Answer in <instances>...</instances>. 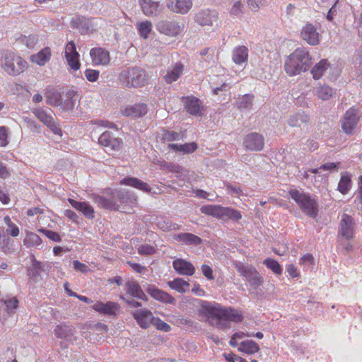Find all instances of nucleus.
I'll list each match as a JSON object with an SVG mask.
<instances>
[{
	"mask_svg": "<svg viewBox=\"0 0 362 362\" xmlns=\"http://www.w3.org/2000/svg\"><path fill=\"white\" fill-rule=\"evenodd\" d=\"M200 313L210 325L220 329L229 328L230 322H240L244 319L240 310L224 308L218 303L207 301H202Z\"/></svg>",
	"mask_w": 362,
	"mask_h": 362,
	"instance_id": "nucleus-1",
	"label": "nucleus"
},
{
	"mask_svg": "<svg viewBox=\"0 0 362 362\" xmlns=\"http://www.w3.org/2000/svg\"><path fill=\"white\" fill-rule=\"evenodd\" d=\"M311 64L309 51L305 47H298L286 58L284 69L289 76H295L307 71Z\"/></svg>",
	"mask_w": 362,
	"mask_h": 362,
	"instance_id": "nucleus-2",
	"label": "nucleus"
},
{
	"mask_svg": "<svg viewBox=\"0 0 362 362\" xmlns=\"http://www.w3.org/2000/svg\"><path fill=\"white\" fill-rule=\"evenodd\" d=\"M118 80L125 88H140L147 83L148 75L142 68L129 67L120 72Z\"/></svg>",
	"mask_w": 362,
	"mask_h": 362,
	"instance_id": "nucleus-3",
	"label": "nucleus"
},
{
	"mask_svg": "<svg viewBox=\"0 0 362 362\" xmlns=\"http://www.w3.org/2000/svg\"><path fill=\"white\" fill-rule=\"evenodd\" d=\"M288 194L298 204L300 209L306 215L315 218L318 214L317 196L310 195L296 189H290Z\"/></svg>",
	"mask_w": 362,
	"mask_h": 362,
	"instance_id": "nucleus-4",
	"label": "nucleus"
},
{
	"mask_svg": "<svg viewBox=\"0 0 362 362\" xmlns=\"http://www.w3.org/2000/svg\"><path fill=\"white\" fill-rule=\"evenodd\" d=\"M0 66L11 76H18L27 67V62L13 52L6 51L1 54Z\"/></svg>",
	"mask_w": 362,
	"mask_h": 362,
	"instance_id": "nucleus-5",
	"label": "nucleus"
},
{
	"mask_svg": "<svg viewBox=\"0 0 362 362\" xmlns=\"http://www.w3.org/2000/svg\"><path fill=\"white\" fill-rule=\"evenodd\" d=\"M361 118L362 105H354L348 109L341 119L343 132L348 135L354 134Z\"/></svg>",
	"mask_w": 362,
	"mask_h": 362,
	"instance_id": "nucleus-6",
	"label": "nucleus"
},
{
	"mask_svg": "<svg viewBox=\"0 0 362 362\" xmlns=\"http://www.w3.org/2000/svg\"><path fill=\"white\" fill-rule=\"evenodd\" d=\"M233 265L240 275L244 277L252 288H257L262 284V277L252 264H245L236 261L233 263Z\"/></svg>",
	"mask_w": 362,
	"mask_h": 362,
	"instance_id": "nucleus-7",
	"label": "nucleus"
},
{
	"mask_svg": "<svg viewBox=\"0 0 362 362\" xmlns=\"http://www.w3.org/2000/svg\"><path fill=\"white\" fill-rule=\"evenodd\" d=\"M32 113L45 125L53 134L62 135V131L57 123L55 122L54 113L52 110L44 107H35L31 110Z\"/></svg>",
	"mask_w": 362,
	"mask_h": 362,
	"instance_id": "nucleus-8",
	"label": "nucleus"
},
{
	"mask_svg": "<svg viewBox=\"0 0 362 362\" xmlns=\"http://www.w3.org/2000/svg\"><path fill=\"white\" fill-rule=\"evenodd\" d=\"M90 308L100 315L115 317L119 315L121 308L119 303L114 301H97Z\"/></svg>",
	"mask_w": 362,
	"mask_h": 362,
	"instance_id": "nucleus-9",
	"label": "nucleus"
},
{
	"mask_svg": "<svg viewBox=\"0 0 362 362\" xmlns=\"http://www.w3.org/2000/svg\"><path fill=\"white\" fill-rule=\"evenodd\" d=\"M156 28L160 33L169 37H176L182 32L179 23L174 21H160L156 23Z\"/></svg>",
	"mask_w": 362,
	"mask_h": 362,
	"instance_id": "nucleus-10",
	"label": "nucleus"
},
{
	"mask_svg": "<svg viewBox=\"0 0 362 362\" xmlns=\"http://www.w3.org/2000/svg\"><path fill=\"white\" fill-rule=\"evenodd\" d=\"M185 110L190 115L201 116L204 112L202 102L197 98L190 95L182 98Z\"/></svg>",
	"mask_w": 362,
	"mask_h": 362,
	"instance_id": "nucleus-11",
	"label": "nucleus"
},
{
	"mask_svg": "<svg viewBox=\"0 0 362 362\" xmlns=\"http://www.w3.org/2000/svg\"><path fill=\"white\" fill-rule=\"evenodd\" d=\"M264 146V139L259 133L253 132L245 136L243 141V146L247 151H259Z\"/></svg>",
	"mask_w": 362,
	"mask_h": 362,
	"instance_id": "nucleus-12",
	"label": "nucleus"
},
{
	"mask_svg": "<svg viewBox=\"0 0 362 362\" xmlns=\"http://www.w3.org/2000/svg\"><path fill=\"white\" fill-rule=\"evenodd\" d=\"M354 233L355 222L354 218L348 214H343L339 223V234L348 240L354 238Z\"/></svg>",
	"mask_w": 362,
	"mask_h": 362,
	"instance_id": "nucleus-13",
	"label": "nucleus"
},
{
	"mask_svg": "<svg viewBox=\"0 0 362 362\" xmlns=\"http://www.w3.org/2000/svg\"><path fill=\"white\" fill-rule=\"evenodd\" d=\"M18 303L15 297L0 300V321H4L14 314L18 307Z\"/></svg>",
	"mask_w": 362,
	"mask_h": 362,
	"instance_id": "nucleus-14",
	"label": "nucleus"
},
{
	"mask_svg": "<svg viewBox=\"0 0 362 362\" xmlns=\"http://www.w3.org/2000/svg\"><path fill=\"white\" fill-rule=\"evenodd\" d=\"M98 143L110 150L119 151L122 145V140L120 138L114 137L110 132L106 131L100 136Z\"/></svg>",
	"mask_w": 362,
	"mask_h": 362,
	"instance_id": "nucleus-15",
	"label": "nucleus"
},
{
	"mask_svg": "<svg viewBox=\"0 0 362 362\" xmlns=\"http://www.w3.org/2000/svg\"><path fill=\"white\" fill-rule=\"evenodd\" d=\"M93 64L95 66H105L110 63V52L103 47H94L90 51Z\"/></svg>",
	"mask_w": 362,
	"mask_h": 362,
	"instance_id": "nucleus-16",
	"label": "nucleus"
},
{
	"mask_svg": "<svg viewBox=\"0 0 362 362\" xmlns=\"http://www.w3.org/2000/svg\"><path fill=\"white\" fill-rule=\"evenodd\" d=\"M132 315L139 327L143 329L149 327L154 317L153 313L145 308L134 310Z\"/></svg>",
	"mask_w": 362,
	"mask_h": 362,
	"instance_id": "nucleus-17",
	"label": "nucleus"
},
{
	"mask_svg": "<svg viewBox=\"0 0 362 362\" xmlns=\"http://www.w3.org/2000/svg\"><path fill=\"white\" fill-rule=\"evenodd\" d=\"M166 5L172 12L183 15L191 10L193 2L192 0H168Z\"/></svg>",
	"mask_w": 362,
	"mask_h": 362,
	"instance_id": "nucleus-18",
	"label": "nucleus"
},
{
	"mask_svg": "<svg viewBox=\"0 0 362 362\" xmlns=\"http://www.w3.org/2000/svg\"><path fill=\"white\" fill-rule=\"evenodd\" d=\"M147 293L156 300L162 303L175 305L176 300L171 295L159 289L154 285H148L146 288Z\"/></svg>",
	"mask_w": 362,
	"mask_h": 362,
	"instance_id": "nucleus-19",
	"label": "nucleus"
},
{
	"mask_svg": "<svg viewBox=\"0 0 362 362\" xmlns=\"http://www.w3.org/2000/svg\"><path fill=\"white\" fill-rule=\"evenodd\" d=\"M147 105L144 103L127 105L121 109V112L124 116L132 118L143 117L147 113Z\"/></svg>",
	"mask_w": 362,
	"mask_h": 362,
	"instance_id": "nucleus-20",
	"label": "nucleus"
},
{
	"mask_svg": "<svg viewBox=\"0 0 362 362\" xmlns=\"http://www.w3.org/2000/svg\"><path fill=\"white\" fill-rule=\"evenodd\" d=\"M114 189H110L108 192L109 197H105L101 195H95L93 197V201L100 208L110 209V210H117L119 209L118 200L117 198H114L112 195V192Z\"/></svg>",
	"mask_w": 362,
	"mask_h": 362,
	"instance_id": "nucleus-21",
	"label": "nucleus"
},
{
	"mask_svg": "<svg viewBox=\"0 0 362 362\" xmlns=\"http://www.w3.org/2000/svg\"><path fill=\"white\" fill-rule=\"evenodd\" d=\"M218 13L214 10L203 9L194 16V21L202 26L211 25L213 21H216Z\"/></svg>",
	"mask_w": 362,
	"mask_h": 362,
	"instance_id": "nucleus-22",
	"label": "nucleus"
},
{
	"mask_svg": "<svg viewBox=\"0 0 362 362\" xmlns=\"http://www.w3.org/2000/svg\"><path fill=\"white\" fill-rule=\"evenodd\" d=\"M112 195L114 198L117 199L119 206L121 204L135 205L137 202L136 195L133 192L127 189H115L112 192Z\"/></svg>",
	"mask_w": 362,
	"mask_h": 362,
	"instance_id": "nucleus-23",
	"label": "nucleus"
},
{
	"mask_svg": "<svg viewBox=\"0 0 362 362\" xmlns=\"http://www.w3.org/2000/svg\"><path fill=\"white\" fill-rule=\"evenodd\" d=\"M173 267L180 275L192 276L195 273V267L190 262L182 258H177L173 262Z\"/></svg>",
	"mask_w": 362,
	"mask_h": 362,
	"instance_id": "nucleus-24",
	"label": "nucleus"
},
{
	"mask_svg": "<svg viewBox=\"0 0 362 362\" xmlns=\"http://www.w3.org/2000/svg\"><path fill=\"white\" fill-rule=\"evenodd\" d=\"M301 37L310 45H316L320 42V35L315 26L311 23H308L303 28Z\"/></svg>",
	"mask_w": 362,
	"mask_h": 362,
	"instance_id": "nucleus-25",
	"label": "nucleus"
},
{
	"mask_svg": "<svg viewBox=\"0 0 362 362\" xmlns=\"http://www.w3.org/2000/svg\"><path fill=\"white\" fill-rule=\"evenodd\" d=\"M78 100H79V95L77 91L69 90L62 96L59 106L64 111L71 110Z\"/></svg>",
	"mask_w": 362,
	"mask_h": 362,
	"instance_id": "nucleus-26",
	"label": "nucleus"
},
{
	"mask_svg": "<svg viewBox=\"0 0 362 362\" xmlns=\"http://www.w3.org/2000/svg\"><path fill=\"white\" fill-rule=\"evenodd\" d=\"M73 28H77L82 34L92 33L95 31L94 25L91 19L79 16L71 21Z\"/></svg>",
	"mask_w": 362,
	"mask_h": 362,
	"instance_id": "nucleus-27",
	"label": "nucleus"
},
{
	"mask_svg": "<svg viewBox=\"0 0 362 362\" xmlns=\"http://www.w3.org/2000/svg\"><path fill=\"white\" fill-rule=\"evenodd\" d=\"M125 290L127 294L144 301L148 300V297L142 290L141 286L133 280H129L125 284Z\"/></svg>",
	"mask_w": 362,
	"mask_h": 362,
	"instance_id": "nucleus-28",
	"label": "nucleus"
},
{
	"mask_svg": "<svg viewBox=\"0 0 362 362\" xmlns=\"http://www.w3.org/2000/svg\"><path fill=\"white\" fill-rule=\"evenodd\" d=\"M142 12L146 16H156L160 12V3L153 0H139Z\"/></svg>",
	"mask_w": 362,
	"mask_h": 362,
	"instance_id": "nucleus-29",
	"label": "nucleus"
},
{
	"mask_svg": "<svg viewBox=\"0 0 362 362\" xmlns=\"http://www.w3.org/2000/svg\"><path fill=\"white\" fill-rule=\"evenodd\" d=\"M119 184L134 187L146 193H150L151 187L146 182L134 177H127L120 180Z\"/></svg>",
	"mask_w": 362,
	"mask_h": 362,
	"instance_id": "nucleus-30",
	"label": "nucleus"
},
{
	"mask_svg": "<svg viewBox=\"0 0 362 362\" xmlns=\"http://www.w3.org/2000/svg\"><path fill=\"white\" fill-rule=\"evenodd\" d=\"M75 333V327L66 322L57 325L54 329V334L57 338L66 340H69Z\"/></svg>",
	"mask_w": 362,
	"mask_h": 362,
	"instance_id": "nucleus-31",
	"label": "nucleus"
},
{
	"mask_svg": "<svg viewBox=\"0 0 362 362\" xmlns=\"http://www.w3.org/2000/svg\"><path fill=\"white\" fill-rule=\"evenodd\" d=\"M184 65L181 62L175 63L173 66L169 67L163 75L165 83L170 84L176 81L182 74Z\"/></svg>",
	"mask_w": 362,
	"mask_h": 362,
	"instance_id": "nucleus-32",
	"label": "nucleus"
},
{
	"mask_svg": "<svg viewBox=\"0 0 362 362\" xmlns=\"http://www.w3.org/2000/svg\"><path fill=\"white\" fill-rule=\"evenodd\" d=\"M173 238L176 241L187 245H198L202 242V239L199 236L190 233L174 234Z\"/></svg>",
	"mask_w": 362,
	"mask_h": 362,
	"instance_id": "nucleus-33",
	"label": "nucleus"
},
{
	"mask_svg": "<svg viewBox=\"0 0 362 362\" xmlns=\"http://www.w3.org/2000/svg\"><path fill=\"white\" fill-rule=\"evenodd\" d=\"M52 57V50L49 47H45L37 53L33 54L30 57L31 62L39 66H44L47 63Z\"/></svg>",
	"mask_w": 362,
	"mask_h": 362,
	"instance_id": "nucleus-34",
	"label": "nucleus"
},
{
	"mask_svg": "<svg viewBox=\"0 0 362 362\" xmlns=\"http://www.w3.org/2000/svg\"><path fill=\"white\" fill-rule=\"evenodd\" d=\"M68 201L75 209L81 211L87 218L92 219L94 218V209L88 203L77 202L70 198Z\"/></svg>",
	"mask_w": 362,
	"mask_h": 362,
	"instance_id": "nucleus-35",
	"label": "nucleus"
},
{
	"mask_svg": "<svg viewBox=\"0 0 362 362\" xmlns=\"http://www.w3.org/2000/svg\"><path fill=\"white\" fill-rule=\"evenodd\" d=\"M155 223L158 228L163 231L177 230L180 228V226L170 220L165 216H158L156 218Z\"/></svg>",
	"mask_w": 362,
	"mask_h": 362,
	"instance_id": "nucleus-36",
	"label": "nucleus"
},
{
	"mask_svg": "<svg viewBox=\"0 0 362 362\" xmlns=\"http://www.w3.org/2000/svg\"><path fill=\"white\" fill-rule=\"evenodd\" d=\"M335 93V90L327 84L320 85L315 88V95L323 101L329 100Z\"/></svg>",
	"mask_w": 362,
	"mask_h": 362,
	"instance_id": "nucleus-37",
	"label": "nucleus"
},
{
	"mask_svg": "<svg viewBox=\"0 0 362 362\" xmlns=\"http://www.w3.org/2000/svg\"><path fill=\"white\" fill-rule=\"evenodd\" d=\"M329 66L330 64L327 59H321L318 63L315 64L311 69L310 72L313 78L315 80L321 78Z\"/></svg>",
	"mask_w": 362,
	"mask_h": 362,
	"instance_id": "nucleus-38",
	"label": "nucleus"
},
{
	"mask_svg": "<svg viewBox=\"0 0 362 362\" xmlns=\"http://www.w3.org/2000/svg\"><path fill=\"white\" fill-rule=\"evenodd\" d=\"M233 61L236 64H242L247 61L248 49L245 46H238L233 51Z\"/></svg>",
	"mask_w": 362,
	"mask_h": 362,
	"instance_id": "nucleus-39",
	"label": "nucleus"
},
{
	"mask_svg": "<svg viewBox=\"0 0 362 362\" xmlns=\"http://www.w3.org/2000/svg\"><path fill=\"white\" fill-rule=\"evenodd\" d=\"M242 218L241 213L235 209L230 207H221V218L222 220H232L233 221H239Z\"/></svg>",
	"mask_w": 362,
	"mask_h": 362,
	"instance_id": "nucleus-40",
	"label": "nucleus"
},
{
	"mask_svg": "<svg viewBox=\"0 0 362 362\" xmlns=\"http://www.w3.org/2000/svg\"><path fill=\"white\" fill-rule=\"evenodd\" d=\"M352 186L351 177L348 173L341 175V178L338 184L337 189L342 194H346Z\"/></svg>",
	"mask_w": 362,
	"mask_h": 362,
	"instance_id": "nucleus-41",
	"label": "nucleus"
},
{
	"mask_svg": "<svg viewBox=\"0 0 362 362\" xmlns=\"http://www.w3.org/2000/svg\"><path fill=\"white\" fill-rule=\"evenodd\" d=\"M254 95L245 94L236 100V106L239 110H250L253 105Z\"/></svg>",
	"mask_w": 362,
	"mask_h": 362,
	"instance_id": "nucleus-42",
	"label": "nucleus"
},
{
	"mask_svg": "<svg viewBox=\"0 0 362 362\" xmlns=\"http://www.w3.org/2000/svg\"><path fill=\"white\" fill-rule=\"evenodd\" d=\"M238 351L247 354H253L259 351V346L252 340H246L240 344Z\"/></svg>",
	"mask_w": 362,
	"mask_h": 362,
	"instance_id": "nucleus-43",
	"label": "nucleus"
},
{
	"mask_svg": "<svg viewBox=\"0 0 362 362\" xmlns=\"http://www.w3.org/2000/svg\"><path fill=\"white\" fill-rule=\"evenodd\" d=\"M221 207V205L208 204L202 206L200 211L202 214L220 219Z\"/></svg>",
	"mask_w": 362,
	"mask_h": 362,
	"instance_id": "nucleus-44",
	"label": "nucleus"
},
{
	"mask_svg": "<svg viewBox=\"0 0 362 362\" xmlns=\"http://www.w3.org/2000/svg\"><path fill=\"white\" fill-rule=\"evenodd\" d=\"M168 284L172 289L179 293H185L189 287V284L181 278H177L173 281H170L168 282Z\"/></svg>",
	"mask_w": 362,
	"mask_h": 362,
	"instance_id": "nucleus-45",
	"label": "nucleus"
},
{
	"mask_svg": "<svg viewBox=\"0 0 362 362\" xmlns=\"http://www.w3.org/2000/svg\"><path fill=\"white\" fill-rule=\"evenodd\" d=\"M42 272L41 263L36 259H33L31 267L28 269V275L30 279L36 281Z\"/></svg>",
	"mask_w": 362,
	"mask_h": 362,
	"instance_id": "nucleus-46",
	"label": "nucleus"
},
{
	"mask_svg": "<svg viewBox=\"0 0 362 362\" xmlns=\"http://www.w3.org/2000/svg\"><path fill=\"white\" fill-rule=\"evenodd\" d=\"M23 243L28 247H37L42 243V240L37 234L28 232L23 240Z\"/></svg>",
	"mask_w": 362,
	"mask_h": 362,
	"instance_id": "nucleus-47",
	"label": "nucleus"
},
{
	"mask_svg": "<svg viewBox=\"0 0 362 362\" xmlns=\"http://www.w3.org/2000/svg\"><path fill=\"white\" fill-rule=\"evenodd\" d=\"M228 194L232 197H239L244 195L243 189L239 183L224 182Z\"/></svg>",
	"mask_w": 362,
	"mask_h": 362,
	"instance_id": "nucleus-48",
	"label": "nucleus"
},
{
	"mask_svg": "<svg viewBox=\"0 0 362 362\" xmlns=\"http://www.w3.org/2000/svg\"><path fill=\"white\" fill-rule=\"evenodd\" d=\"M136 28L139 35L146 39L148 37V35L152 30V23L148 21H145L136 24Z\"/></svg>",
	"mask_w": 362,
	"mask_h": 362,
	"instance_id": "nucleus-49",
	"label": "nucleus"
},
{
	"mask_svg": "<svg viewBox=\"0 0 362 362\" xmlns=\"http://www.w3.org/2000/svg\"><path fill=\"white\" fill-rule=\"evenodd\" d=\"M46 103L47 105L56 107L59 106L62 95L57 91H47L45 93Z\"/></svg>",
	"mask_w": 362,
	"mask_h": 362,
	"instance_id": "nucleus-50",
	"label": "nucleus"
},
{
	"mask_svg": "<svg viewBox=\"0 0 362 362\" xmlns=\"http://www.w3.org/2000/svg\"><path fill=\"white\" fill-rule=\"evenodd\" d=\"M18 41L19 43L25 45L26 47L32 49L36 45L38 41V37L37 35H30L29 36L21 35L18 39Z\"/></svg>",
	"mask_w": 362,
	"mask_h": 362,
	"instance_id": "nucleus-51",
	"label": "nucleus"
},
{
	"mask_svg": "<svg viewBox=\"0 0 362 362\" xmlns=\"http://www.w3.org/2000/svg\"><path fill=\"white\" fill-rule=\"evenodd\" d=\"M263 264L276 274H281L283 269L279 263L272 258H267L264 260Z\"/></svg>",
	"mask_w": 362,
	"mask_h": 362,
	"instance_id": "nucleus-52",
	"label": "nucleus"
},
{
	"mask_svg": "<svg viewBox=\"0 0 362 362\" xmlns=\"http://www.w3.org/2000/svg\"><path fill=\"white\" fill-rule=\"evenodd\" d=\"M65 58L71 69H72L73 71H77L80 69L81 64L79 62L78 53V55L76 56L74 54H70L69 55L66 54Z\"/></svg>",
	"mask_w": 362,
	"mask_h": 362,
	"instance_id": "nucleus-53",
	"label": "nucleus"
},
{
	"mask_svg": "<svg viewBox=\"0 0 362 362\" xmlns=\"http://www.w3.org/2000/svg\"><path fill=\"white\" fill-rule=\"evenodd\" d=\"M184 137L185 133L182 132L166 131L163 135V139L166 141H180L182 140Z\"/></svg>",
	"mask_w": 362,
	"mask_h": 362,
	"instance_id": "nucleus-54",
	"label": "nucleus"
},
{
	"mask_svg": "<svg viewBox=\"0 0 362 362\" xmlns=\"http://www.w3.org/2000/svg\"><path fill=\"white\" fill-rule=\"evenodd\" d=\"M305 117V116L303 114H295L289 117L288 123L291 127H299L302 122L306 121Z\"/></svg>",
	"mask_w": 362,
	"mask_h": 362,
	"instance_id": "nucleus-55",
	"label": "nucleus"
},
{
	"mask_svg": "<svg viewBox=\"0 0 362 362\" xmlns=\"http://www.w3.org/2000/svg\"><path fill=\"white\" fill-rule=\"evenodd\" d=\"M38 231L45 234L49 239L54 242L59 243L62 240L61 236L57 232L47 230L43 228H38Z\"/></svg>",
	"mask_w": 362,
	"mask_h": 362,
	"instance_id": "nucleus-56",
	"label": "nucleus"
},
{
	"mask_svg": "<svg viewBox=\"0 0 362 362\" xmlns=\"http://www.w3.org/2000/svg\"><path fill=\"white\" fill-rule=\"evenodd\" d=\"M151 325L155 326L158 330L163 331L165 332H170L171 329V327L168 324L158 317H153Z\"/></svg>",
	"mask_w": 362,
	"mask_h": 362,
	"instance_id": "nucleus-57",
	"label": "nucleus"
},
{
	"mask_svg": "<svg viewBox=\"0 0 362 362\" xmlns=\"http://www.w3.org/2000/svg\"><path fill=\"white\" fill-rule=\"evenodd\" d=\"M340 165V163H332L327 162L320 166V169H322V171H327L329 173L337 172L339 170Z\"/></svg>",
	"mask_w": 362,
	"mask_h": 362,
	"instance_id": "nucleus-58",
	"label": "nucleus"
},
{
	"mask_svg": "<svg viewBox=\"0 0 362 362\" xmlns=\"http://www.w3.org/2000/svg\"><path fill=\"white\" fill-rule=\"evenodd\" d=\"M198 148L195 142L186 143L182 144L181 152L185 154H189L194 152Z\"/></svg>",
	"mask_w": 362,
	"mask_h": 362,
	"instance_id": "nucleus-59",
	"label": "nucleus"
},
{
	"mask_svg": "<svg viewBox=\"0 0 362 362\" xmlns=\"http://www.w3.org/2000/svg\"><path fill=\"white\" fill-rule=\"evenodd\" d=\"M8 130L4 126L0 127V146L5 147L8 145Z\"/></svg>",
	"mask_w": 362,
	"mask_h": 362,
	"instance_id": "nucleus-60",
	"label": "nucleus"
},
{
	"mask_svg": "<svg viewBox=\"0 0 362 362\" xmlns=\"http://www.w3.org/2000/svg\"><path fill=\"white\" fill-rule=\"evenodd\" d=\"M84 74L88 81L95 82L98 79L100 72L94 69H88L85 71Z\"/></svg>",
	"mask_w": 362,
	"mask_h": 362,
	"instance_id": "nucleus-61",
	"label": "nucleus"
},
{
	"mask_svg": "<svg viewBox=\"0 0 362 362\" xmlns=\"http://www.w3.org/2000/svg\"><path fill=\"white\" fill-rule=\"evenodd\" d=\"M138 252L140 255H150L156 252L155 248L149 245H142L138 249Z\"/></svg>",
	"mask_w": 362,
	"mask_h": 362,
	"instance_id": "nucleus-62",
	"label": "nucleus"
},
{
	"mask_svg": "<svg viewBox=\"0 0 362 362\" xmlns=\"http://www.w3.org/2000/svg\"><path fill=\"white\" fill-rule=\"evenodd\" d=\"M243 13V4L240 1L235 2L230 8V13L233 16H240Z\"/></svg>",
	"mask_w": 362,
	"mask_h": 362,
	"instance_id": "nucleus-63",
	"label": "nucleus"
},
{
	"mask_svg": "<svg viewBox=\"0 0 362 362\" xmlns=\"http://www.w3.org/2000/svg\"><path fill=\"white\" fill-rule=\"evenodd\" d=\"M202 272L203 275L208 279V280H213L214 279V274H213V270L211 267L206 264H203L201 267Z\"/></svg>",
	"mask_w": 362,
	"mask_h": 362,
	"instance_id": "nucleus-64",
	"label": "nucleus"
}]
</instances>
